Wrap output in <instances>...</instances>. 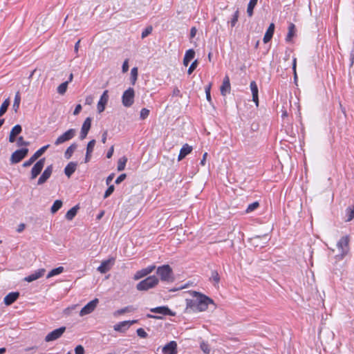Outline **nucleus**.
I'll use <instances>...</instances> for the list:
<instances>
[{
    "mask_svg": "<svg viewBox=\"0 0 354 354\" xmlns=\"http://www.w3.org/2000/svg\"><path fill=\"white\" fill-rule=\"evenodd\" d=\"M149 115V110L146 109V108H143L141 109L140 111V117L142 120H145V118H147Z\"/></svg>",
    "mask_w": 354,
    "mask_h": 354,
    "instance_id": "obj_50",
    "label": "nucleus"
},
{
    "mask_svg": "<svg viewBox=\"0 0 354 354\" xmlns=\"http://www.w3.org/2000/svg\"><path fill=\"white\" fill-rule=\"evenodd\" d=\"M158 282L159 279L156 276H149L144 280L140 281L136 285V288L140 291H146L156 286Z\"/></svg>",
    "mask_w": 354,
    "mask_h": 354,
    "instance_id": "obj_4",
    "label": "nucleus"
},
{
    "mask_svg": "<svg viewBox=\"0 0 354 354\" xmlns=\"http://www.w3.org/2000/svg\"><path fill=\"white\" fill-rule=\"evenodd\" d=\"M296 66H297V59L295 57L292 60V70L294 72V78L297 79V72H296Z\"/></svg>",
    "mask_w": 354,
    "mask_h": 354,
    "instance_id": "obj_59",
    "label": "nucleus"
},
{
    "mask_svg": "<svg viewBox=\"0 0 354 354\" xmlns=\"http://www.w3.org/2000/svg\"><path fill=\"white\" fill-rule=\"evenodd\" d=\"M108 93H109V91L107 90H105L103 92L102 95H101L100 99L97 103V109L98 113H100L103 112L105 109V106L107 104L108 100H109Z\"/></svg>",
    "mask_w": 354,
    "mask_h": 354,
    "instance_id": "obj_13",
    "label": "nucleus"
},
{
    "mask_svg": "<svg viewBox=\"0 0 354 354\" xmlns=\"http://www.w3.org/2000/svg\"><path fill=\"white\" fill-rule=\"evenodd\" d=\"M45 164V158H41L38 160L32 167L31 169V176L30 178L35 179L42 171Z\"/></svg>",
    "mask_w": 354,
    "mask_h": 354,
    "instance_id": "obj_11",
    "label": "nucleus"
},
{
    "mask_svg": "<svg viewBox=\"0 0 354 354\" xmlns=\"http://www.w3.org/2000/svg\"><path fill=\"white\" fill-rule=\"evenodd\" d=\"M210 279H212V281H214L215 282L216 284H218L219 283V281H220V277H219V274L218 273L217 271L216 270H213L212 272V274H211V277H210Z\"/></svg>",
    "mask_w": 354,
    "mask_h": 354,
    "instance_id": "obj_44",
    "label": "nucleus"
},
{
    "mask_svg": "<svg viewBox=\"0 0 354 354\" xmlns=\"http://www.w3.org/2000/svg\"><path fill=\"white\" fill-rule=\"evenodd\" d=\"M127 162V158L125 156L120 158L118 162V167H117L118 171H123L125 168Z\"/></svg>",
    "mask_w": 354,
    "mask_h": 354,
    "instance_id": "obj_38",
    "label": "nucleus"
},
{
    "mask_svg": "<svg viewBox=\"0 0 354 354\" xmlns=\"http://www.w3.org/2000/svg\"><path fill=\"white\" fill-rule=\"evenodd\" d=\"M138 78V68L134 67L131 71V84L134 85Z\"/></svg>",
    "mask_w": 354,
    "mask_h": 354,
    "instance_id": "obj_42",
    "label": "nucleus"
},
{
    "mask_svg": "<svg viewBox=\"0 0 354 354\" xmlns=\"http://www.w3.org/2000/svg\"><path fill=\"white\" fill-rule=\"evenodd\" d=\"M200 348L203 351V352L205 354H209L210 353V346L207 342L202 341L200 344Z\"/></svg>",
    "mask_w": 354,
    "mask_h": 354,
    "instance_id": "obj_40",
    "label": "nucleus"
},
{
    "mask_svg": "<svg viewBox=\"0 0 354 354\" xmlns=\"http://www.w3.org/2000/svg\"><path fill=\"white\" fill-rule=\"evenodd\" d=\"M114 261V258H110L107 260L103 261L101 263V265L97 268V271L102 274L106 273L111 269V265L113 264Z\"/></svg>",
    "mask_w": 354,
    "mask_h": 354,
    "instance_id": "obj_19",
    "label": "nucleus"
},
{
    "mask_svg": "<svg viewBox=\"0 0 354 354\" xmlns=\"http://www.w3.org/2000/svg\"><path fill=\"white\" fill-rule=\"evenodd\" d=\"M28 148H22L21 149L16 150L11 155L10 159L11 164H17L21 161L28 155Z\"/></svg>",
    "mask_w": 354,
    "mask_h": 354,
    "instance_id": "obj_7",
    "label": "nucleus"
},
{
    "mask_svg": "<svg viewBox=\"0 0 354 354\" xmlns=\"http://www.w3.org/2000/svg\"><path fill=\"white\" fill-rule=\"evenodd\" d=\"M16 140H17V145L18 147H21V146L26 147V146L29 145V142L25 141L22 136H19L17 139H16Z\"/></svg>",
    "mask_w": 354,
    "mask_h": 354,
    "instance_id": "obj_46",
    "label": "nucleus"
},
{
    "mask_svg": "<svg viewBox=\"0 0 354 354\" xmlns=\"http://www.w3.org/2000/svg\"><path fill=\"white\" fill-rule=\"evenodd\" d=\"M52 172L53 165H50L45 169L41 176L39 178L37 185H40L45 183L47 181V180L50 177Z\"/></svg>",
    "mask_w": 354,
    "mask_h": 354,
    "instance_id": "obj_16",
    "label": "nucleus"
},
{
    "mask_svg": "<svg viewBox=\"0 0 354 354\" xmlns=\"http://www.w3.org/2000/svg\"><path fill=\"white\" fill-rule=\"evenodd\" d=\"M63 271H64V267H62V266H59L58 268H54L48 272V274L46 276V278L49 279L53 276L61 274L62 272H63Z\"/></svg>",
    "mask_w": 354,
    "mask_h": 354,
    "instance_id": "obj_35",
    "label": "nucleus"
},
{
    "mask_svg": "<svg viewBox=\"0 0 354 354\" xmlns=\"http://www.w3.org/2000/svg\"><path fill=\"white\" fill-rule=\"evenodd\" d=\"M115 187L113 185H109L108 189L106 190L104 198H108L113 192H114Z\"/></svg>",
    "mask_w": 354,
    "mask_h": 354,
    "instance_id": "obj_49",
    "label": "nucleus"
},
{
    "mask_svg": "<svg viewBox=\"0 0 354 354\" xmlns=\"http://www.w3.org/2000/svg\"><path fill=\"white\" fill-rule=\"evenodd\" d=\"M75 354H84V348L82 345H78L75 348Z\"/></svg>",
    "mask_w": 354,
    "mask_h": 354,
    "instance_id": "obj_56",
    "label": "nucleus"
},
{
    "mask_svg": "<svg viewBox=\"0 0 354 354\" xmlns=\"http://www.w3.org/2000/svg\"><path fill=\"white\" fill-rule=\"evenodd\" d=\"M295 26L293 24H290L288 26V32L286 37V41L289 42L291 41L292 38L295 36Z\"/></svg>",
    "mask_w": 354,
    "mask_h": 354,
    "instance_id": "obj_33",
    "label": "nucleus"
},
{
    "mask_svg": "<svg viewBox=\"0 0 354 354\" xmlns=\"http://www.w3.org/2000/svg\"><path fill=\"white\" fill-rule=\"evenodd\" d=\"M75 134H76L75 129H70L68 131H66V132H64L63 134L59 136L56 139L54 144L56 146L60 145L71 140L72 138H73L75 137Z\"/></svg>",
    "mask_w": 354,
    "mask_h": 354,
    "instance_id": "obj_6",
    "label": "nucleus"
},
{
    "mask_svg": "<svg viewBox=\"0 0 354 354\" xmlns=\"http://www.w3.org/2000/svg\"><path fill=\"white\" fill-rule=\"evenodd\" d=\"M349 236H342L337 243V248L338 254L336 255V259L338 260L342 259L349 251Z\"/></svg>",
    "mask_w": 354,
    "mask_h": 354,
    "instance_id": "obj_3",
    "label": "nucleus"
},
{
    "mask_svg": "<svg viewBox=\"0 0 354 354\" xmlns=\"http://www.w3.org/2000/svg\"><path fill=\"white\" fill-rule=\"evenodd\" d=\"M191 295L196 298L198 312L207 310L209 304L213 303V300L209 297L196 291H192Z\"/></svg>",
    "mask_w": 354,
    "mask_h": 354,
    "instance_id": "obj_1",
    "label": "nucleus"
},
{
    "mask_svg": "<svg viewBox=\"0 0 354 354\" xmlns=\"http://www.w3.org/2000/svg\"><path fill=\"white\" fill-rule=\"evenodd\" d=\"M45 269L41 268L35 271L34 273L26 277L24 281L27 282H32L41 277L45 273Z\"/></svg>",
    "mask_w": 354,
    "mask_h": 354,
    "instance_id": "obj_21",
    "label": "nucleus"
},
{
    "mask_svg": "<svg viewBox=\"0 0 354 354\" xmlns=\"http://www.w3.org/2000/svg\"><path fill=\"white\" fill-rule=\"evenodd\" d=\"M95 145V140H91V141L88 142L87 147H86V151L88 152V153L93 152Z\"/></svg>",
    "mask_w": 354,
    "mask_h": 354,
    "instance_id": "obj_47",
    "label": "nucleus"
},
{
    "mask_svg": "<svg viewBox=\"0 0 354 354\" xmlns=\"http://www.w3.org/2000/svg\"><path fill=\"white\" fill-rule=\"evenodd\" d=\"M68 82H64L62 83L58 87H57V93L60 95H64L68 88Z\"/></svg>",
    "mask_w": 354,
    "mask_h": 354,
    "instance_id": "obj_41",
    "label": "nucleus"
},
{
    "mask_svg": "<svg viewBox=\"0 0 354 354\" xmlns=\"http://www.w3.org/2000/svg\"><path fill=\"white\" fill-rule=\"evenodd\" d=\"M250 87L252 94V101L255 103L256 106H259V96H258L259 91H258L257 84L254 81H252L250 82Z\"/></svg>",
    "mask_w": 354,
    "mask_h": 354,
    "instance_id": "obj_25",
    "label": "nucleus"
},
{
    "mask_svg": "<svg viewBox=\"0 0 354 354\" xmlns=\"http://www.w3.org/2000/svg\"><path fill=\"white\" fill-rule=\"evenodd\" d=\"M91 118H86V120H84V122L82 126L80 136V138L81 140H84L86 137L88 131L91 129Z\"/></svg>",
    "mask_w": 354,
    "mask_h": 354,
    "instance_id": "obj_17",
    "label": "nucleus"
},
{
    "mask_svg": "<svg viewBox=\"0 0 354 354\" xmlns=\"http://www.w3.org/2000/svg\"><path fill=\"white\" fill-rule=\"evenodd\" d=\"M194 55L195 51L193 49H189L185 53L184 57L186 58V59H189V61H191L194 57Z\"/></svg>",
    "mask_w": 354,
    "mask_h": 354,
    "instance_id": "obj_45",
    "label": "nucleus"
},
{
    "mask_svg": "<svg viewBox=\"0 0 354 354\" xmlns=\"http://www.w3.org/2000/svg\"><path fill=\"white\" fill-rule=\"evenodd\" d=\"M230 78L228 76H225L220 88L221 95L225 96L227 93H230Z\"/></svg>",
    "mask_w": 354,
    "mask_h": 354,
    "instance_id": "obj_24",
    "label": "nucleus"
},
{
    "mask_svg": "<svg viewBox=\"0 0 354 354\" xmlns=\"http://www.w3.org/2000/svg\"><path fill=\"white\" fill-rule=\"evenodd\" d=\"M239 16V12L237 10L234 12L233 17L232 18V19L230 21V24H231L232 27H234L236 25V22L238 21Z\"/></svg>",
    "mask_w": 354,
    "mask_h": 354,
    "instance_id": "obj_48",
    "label": "nucleus"
},
{
    "mask_svg": "<svg viewBox=\"0 0 354 354\" xmlns=\"http://www.w3.org/2000/svg\"><path fill=\"white\" fill-rule=\"evenodd\" d=\"M152 32V27L151 26H148L142 32V38H145L146 37H147L149 35H150Z\"/></svg>",
    "mask_w": 354,
    "mask_h": 354,
    "instance_id": "obj_52",
    "label": "nucleus"
},
{
    "mask_svg": "<svg viewBox=\"0 0 354 354\" xmlns=\"http://www.w3.org/2000/svg\"><path fill=\"white\" fill-rule=\"evenodd\" d=\"M197 32V29L195 27H192L190 30V37L191 38H194Z\"/></svg>",
    "mask_w": 354,
    "mask_h": 354,
    "instance_id": "obj_63",
    "label": "nucleus"
},
{
    "mask_svg": "<svg viewBox=\"0 0 354 354\" xmlns=\"http://www.w3.org/2000/svg\"><path fill=\"white\" fill-rule=\"evenodd\" d=\"M19 297V292H12L8 293L3 299L4 304L6 306L12 304Z\"/></svg>",
    "mask_w": 354,
    "mask_h": 354,
    "instance_id": "obj_22",
    "label": "nucleus"
},
{
    "mask_svg": "<svg viewBox=\"0 0 354 354\" xmlns=\"http://www.w3.org/2000/svg\"><path fill=\"white\" fill-rule=\"evenodd\" d=\"M127 177V175L125 174H120L115 180V183L116 184H120L122 183Z\"/></svg>",
    "mask_w": 354,
    "mask_h": 354,
    "instance_id": "obj_57",
    "label": "nucleus"
},
{
    "mask_svg": "<svg viewBox=\"0 0 354 354\" xmlns=\"http://www.w3.org/2000/svg\"><path fill=\"white\" fill-rule=\"evenodd\" d=\"M66 328L65 326H62L51 331L45 337V341L46 342H49L58 339L62 336L64 333L66 331Z\"/></svg>",
    "mask_w": 354,
    "mask_h": 354,
    "instance_id": "obj_9",
    "label": "nucleus"
},
{
    "mask_svg": "<svg viewBox=\"0 0 354 354\" xmlns=\"http://www.w3.org/2000/svg\"><path fill=\"white\" fill-rule=\"evenodd\" d=\"M135 91L133 88L126 90L122 96V102L124 106L130 107L134 102Z\"/></svg>",
    "mask_w": 354,
    "mask_h": 354,
    "instance_id": "obj_5",
    "label": "nucleus"
},
{
    "mask_svg": "<svg viewBox=\"0 0 354 354\" xmlns=\"http://www.w3.org/2000/svg\"><path fill=\"white\" fill-rule=\"evenodd\" d=\"M210 89H211V84H209L207 86L205 87L206 98H207V101H209V102H211Z\"/></svg>",
    "mask_w": 354,
    "mask_h": 354,
    "instance_id": "obj_55",
    "label": "nucleus"
},
{
    "mask_svg": "<svg viewBox=\"0 0 354 354\" xmlns=\"http://www.w3.org/2000/svg\"><path fill=\"white\" fill-rule=\"evenodd\" d=\"M82 110V106L80 104H77L73 111L74 115H77Z\"/></svg>",
    "mask_w": 354,
    "mask_h": 354,
    "instance_id": "obj_64",
    "label": "nucleus"
},
{
    "mask_svg": "<svg viewBox=\"0 0 354 354\" xmlns=\"http://www.w3.org/2000/svg\"><path fill=\"white\" fill-rule=\"evenodd\" d=\"M99 303L98 299L95 298L93 300L89 301L86 306H84L80 312V316H84L86 315L92 313L96 308Z\"/></svg>",
    "mask_w": 354,
    "mask_h": 354,
    "instance_id": "obj_10",
    "label": "nucleus"
},
{
    "mask_svg": "<svg viewBox=\"0 0 354 354\" xmlns=\"http://www.w3.org/2000/svg\"><path fill=\"white\" fill-rule=\"evenodd\" d=\"M22 131V128L21 125L16 124L12 127L10 131L9 136V142L12 143L16 141V136H17L19 133H21Z\"/></svg>",
    "mask_w": 354,
    "mask_h": 354,
    "instance_id": "obj_23",
    "label": "nucleus"
},
{
    "mask_svg": "<svg viewBox=\"0 0 354 354\" xmlns=\"http://www.w3.org/2000/svg\"><path fill=\"white\" fill-rule=\"evenodd\" d=\"M137 322V320L132 321H123L115 325H114L113 328L115 331L124 333L130 326Z\"/></svg>",
    "mask_w": 354,
    "mask_h": 354,
    "instance_id": "obj_12",
    "label": "nucleus"
},
{
    "mask_svg": "<svg viewBox=\"0 0 354 354\" xmlns=\"http://www.w3.org/2000/svg\"><path fill=\"white\" fill-rule=\"evenodd\" d=\"M156 268L155 266H149L145 268H143L140 270H138L135 274L133 279L135 280H138L144 277H146L149 274L151 273Z\"/></svg>",
    "mask_w": 354,
    "mask_h": 354,
    "instance_id": "obj_15",
    "label": "nucleus"
},
{
    "mask_svg": "<svg viewBox=\"0 0 354 354\" xmlns=\"http://www.w3.org/2000/svg\"><path fill=\"white\" fill-rule=\"evenodd\" d=\"M77 164L75 162H70L64 168V174L68 178H70L71 175L75 171Z\"/></svg>",
    "mask_w": 354,
    "mask_h": 354,
    "instance_id": "obj_27",
    "label": "nucleus"
},
{
    "mask_svg": "<svg viewBox=\"0 0 354 354\" xmlns=\"http://www.w3.org/2000/svg\"><path fill=\"white\" fill-rule=\"evenodd\" d=\"M259 206V202L255 201V202L250 204L248 206V207L246 209V212L247 213L251 212L254 211V209H256Z\"/></svg>",
    "mask_w": 354,
    "mask_h": 354,
    "instance_id": "obj_43",
    "label": "nucleus"
},
{
    "mask_svg": "<svg viewBox=\"0 0 354 354\" xmlns=\"http://www.w3.org/2000/svg\"><path fill=\"white\" fill-rule=\"evenodd\" d=\"M136 308H134L133 306H126L123 308H121V309H119L118 310H116L113 315L114 316H118V315H122L124 313H130V312H133L134 310H136Z\"/></svg>",
    "mask_w": 354,
    "mask_h": 354,
    "instance_id": "obj_31",
    "label": "nucleus"
},
{
    "mask_svg": "<svg viewBox=\"0 0 354 354\" xmlns=\"http://www.w3.org/2000/svg\"><path fill=\"white\" fill-rule=\"evenodd\" d=\"M268 235L262 236H257L251 239V242L255 247L260 246L261 248H263V245L268 242Z\"/></svg>",
    "mask_w": 354,
    "mask_h": 354,
    "instance_id": "obj_20",
    "label": "nucleus"
},
{
    "mask_svg": "<svg viewBox=\"0 0 354 354\" xmlns=\"http://www.w3.org/2000/svg\"><path fill=\"white\" fill-rule=\"evenodd\" d=\"M186 312H198L197 302L196 300L186 299Z\"/></svg>",
    "mask_w": 354,
    "mask_h": 354,
    "instance_id": "obj_26",
    "label": "nucleus"
},
{
    "mask_svg": "<svg viewBox=\"0 0 354 354\" xmlns=\"http://www.w3.org/2000/svg\"><path fill=\"white\" fill-rule=\"evenodd\" d=\"M113 151H114V147H113V146H111L106 153V158H111L113 156Z\"/></svg>",
    "mask_w": 354,
    "mask_h": 354,
    "instance_id": "obj_61",
    "label": "nucleus"
},
{
    "mask_svg": "<svg viewBox=\"0 0 354 354\" xmlns=\"http://www.w3.org/2000/svg\"><path fill=\"white\" fill-rule=\"evenodd\" d=\"M150 311L154 313L161 314L162 315H175V313L172 312L167 306H165L151 308Z\"/></svg>",
    "mask_w": 354,
    "mask_h": 354,
    "instance_id": "obj_18",
    "label": "nucleus"
},
{
    "mask_svg": "<svg viewBox=\"0 0 354 354\" xmlns=\"http://www.w3.org/2000/svg\"><path fill=\"white\" fill-rule=\"evenodd\" d=\"M122 69V72L123 73H126V72L128 71V70H129V62H128V59L124 60V62H123Z\"/></svg>",
    "mask_w": 354,
    "mask_h": 354,
    "instance_id": "obj_58",
    "label": "nucleus"
},
{
    "mask_svg": "<svg viewBox=\"0 0 354 354\" xmlns=\"http://www.w3.org/2000/svg\"><path fill=\"white\" fill-rule=\"evenodd\" d=\"M156 274L160 277V280L168 283L174 281V277L171 268L169 265H163L157 268Z\"/></svg>",
    "mask_w": 354,
    "mask_h": 354,
    "instance_id": "obj_2",
    "label": "nucleus"
},
{
    "mask_svg": "<svg viewBox=\"0 0 354 354\" xmlns=\"http://www.w3.org/2000/svg\"><path fill=\"white\" fill-rule=\"evenodd\" d=\"M274 31V24H270L268 28L267 29L264 37H263V42L268 43L272 39Z\"/></svg>",
    "mask_w": 354,
    "mask_h": 354,
    "instance_id": "obj_29",
    "label": "nucleus"
},
{
    "mask_svg": "<svg viewBox=\"0 0 354 354\" xmlns=\"http://www.w3.org/2000/svg\"><path fill=\"white\" fill-rule=\"evenodd\" d=\"M192 150V147L187 144H185L181 148L178 160H183L187 154L190 153Z\"/></svg>",
    "mask_w": 354,
    "mask_h": 354,
    "instance_id": "obj_28",
    "label": "nucleus"
},
{
    "mask_svg": "<svg viewBox=\"0 0 354 354\" xmlns=\"http://www.w3.org/2000/svg\"><path fill=\"white\" fill-rule=\"evenodd\" d=\"M26 227V225L24 223H20L19 225H18V227L17 229V232H19V233H21L22 232L24 229Z\"/></svg>",
    "mask_w": 354,
    "mask_h": 354,
    "instance_id": "obj_62",
    "label": "nucleus"
},
{
    "mask_svg": "<svg viewBox=\"0 0 354 354\" xmlns=\"http://www.w3.org/2000/svg\"><path fill=\"white\" fill-rule=\"evenodd\" d=\"M77 147V145L76 143H73L66 150L64 153V157L66 159L71 158L74 151L76 150Z\"/></svg>",
    "mask_w": 354,
    "mask_h": 354,
    "instance_id": "obj_32",
    "label": "nucleus"
},
{
    "mask_svg": "<svg viewBox=\"0 0 354 354\" xmlns=\"http://www.w3.org/2000/svg\"><path fill=\"white\" fill-rule=\"evenodd\" d=\"M198 64L197 60L194 61L188 68L187 73L189 75L192 74L195 70Z\"/></svg>",
    "mask_w": 354,
    "mask_h": 354,
    "instance_id": "obj_54",
    "label": "nucleus"
},
{
    "mask_svg": "<svg viewBox=\"0 0 354 354\" xmlns=\"http://www.w3.org/2000/svg\"><path fill=\"white\" fill-rule=\"evenodd\" d=\"M136 333L137 335L142 338H146L148 336L147 333L142 328L137 329Z\"/></svg>",
    "mask_w": 354,
    "mask_h": 354,
    "instance_id": "obj_53",
    "label": "nucleus"
},
{
    "mask_svg": "<svg viewBox=\"0 0 354 354\" xmlns=\"http://www.w3.org/2000/svg\"><path fill=\"white\" fill-rule=\"evenodd\" d=\"M79 209L78 205H75L70 209L66 214V218L68 221H71L76 216L77 210Z\"/></svg>",
    "mask_w": 354,
    "mask_h": 354,
    "instance_id": "obj_30",
    "label": "nucleus"
},
{
    "mask_svg": "<svg viewBox=\"0 0 354 354\" xmlns=\"http://www.w3.org/2000/svg\"><path fill=\"white\" fill-rule=\"evenodd\" d=\"M177 343L175 341H171L163 346L162 351L164 354H177Z\"/></svg>",
    "mask_w": 354,
    "mask_h": 354,
    "instance_id": "obj_14",
    "label": "nucleus"
},
{
    "mask_svg": "<svg viewBox=\"0 0 354 354\" xmlns=\"http://www.w3.org/2000/svg\"><path fill=\"white\" fill-rule=\"evenodd\" d=\"M10 105V99L7 98L4 100L0 107V117L2 116L6 111Z\"/></svg>",
    "mask_w": 354,
    "mask_h": 354,
    "instance_id": "obj_39",
    "label": "nucleus"
},
{
    "mask_svg": "<svg viewBox=\"0 0 354 354\" xmlns=\"http://www.w3.org/2000/svg\"><path fill=\"white\" fill-rule=\"evenodd\" d=\"M63 203L61 200H56L51 207L50 212L52 214L56 213L62 207Z\"/></svg>",
    "mask_w": 354,
    "mask_h": 354,
    "instance_id": "obj_37",
    "label": "nucleus"
},
{
    "mask_svg": "<svg viewBox=\"0 0 354 354\" xmlns=\"http://www.w3.org/2000/svg\"><path fill=\"white\" fill-rule=\"evenodd\" d=\"M38 350L37 346H33L31 347H26L24 348V351L29 353V354H35Z\"/></svg>",
    "mask_w": 354,
    "mask_h": 354,
    "instance_id": "obj_51",
    "label": "nucleus"
},
{
    "mask_svg": "<svg viewBox=\"0 0 354 354\" xmlns=\"http://www.w3.org/2000/svg\"><path fill=\"white\" fill-rule=\"evenodd\" d=\"M21 102V95L19 91L15 93L12 109L15 113L18 111Z\"/></svg>",
    "mask_w": 354,
    "mask_h": 354,
    "instance_id": "obj_34",
    "label": "nucleus"
},
{
    "mask_svg": "<svg viewBox=\"0 0 354 354\" xmlns=\"http://www.w3.org/2000/svg\"><path fill=\"white\" fill-rule=\"evenodd\" d=\"M258 0H250L248 5L247 13L249 17L252 16L254 8L256 6Z\"/></svg>",
    "mask_w": 354,
    "mask_h": 354,
    "instance_id": "obj_36",
    "label": "nucleus"
},
{
    "mask_svg": "<svg viewBox=\"0 0 354 354\" xmlns=\"http://www.w3.org/2000/svg\"><path fill=\"white\" fill-rule=\"evenodd\" d=\"M114 178V174H111L107 178H106V183L107 185H109L111 183V181L113 180Z\"/></svg>",
    "mask_w": 354,
    "mask_h": 354,
    "instance_id": "obj_60",
    "label": "nucleus"
},
{
    "mask_svg": "<svg viewBox=\"0 0 354 354\" xmlns=\"http://www.w3.org/2000/svg\"><path fill=\"white\" fill-rule=\"evenodd\" d=\"M49 146V145H47L38 149L28 160L23 163V167H28L32 165L41 156H42Z\"/></svg>",
    "mask_w": 354,
    "mask_h": 354,
    "instance_id": "obj_8",
    "label": "nucleus"
}]
</instances>
